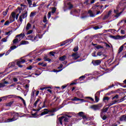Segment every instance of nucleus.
<instances>
[{
  "instance_id": "32",
  "label": "nucleus",
  "mask_w": 126,
  "mask_h": 126,
  "mask_svg": "<svg viewBox=\"0 0 126 126\" xmlns=\"http://www.w3.org/2000/svg\"><path fill=\"white\" fill-rule=\"evenodd\" d=\"M13 103H14V101H10L9 102L7 103L6 104V106L7 107H11V105H12V104H13Z\"/></svg>"
},
{
  "instance_id": "43",
  "label": "nucleus",
  "mask_w": 126,
  "mask_h": 126,
  "mask_svg": "<svg viewBox=\"0 0 126 126\" xmlns=\"http://www.w3.org/2000/svg\"><path fill=\"white\" fill-rule=\"evenodd\" d=\"M109 101V100H110V97H108V96H105L104 97H103V101L104 102H105V101Z\"/></svg>"
},
{
  "instance_id": "52",
  "label": "nucleus",
  "mask_w": 126,
  "mask_h": 126,
  "mask_svg": "<svg viewBox=\"0 0 126 126\" xmlns=\"http://www.w3.org/2000/svg\"><path fill=\"white\" fill-rule=\"evenodd\" d=\"M108 110H109V107L105 108L103 110L102 113H107V112H108Z\"/></svg>"
},
{
  "instance_id": "63",
  "label": "nucleus",
  "mask_w": 126,
  "mask_h": 126,
  "mask_svg": "<svg viewBox=\"0 0 126 126\" xmlns=\"http://www.w3.org/2000/svg\"><path fill=\"white\" fill-rule=\"evenodd\" d=\"M62 70H63V69H61L60 70L54 69L53 71L54 72H60V71H62Z\"/></svg>"
},
{
  "instance_id": "11",
  "label": "nucleus",
  "mask_w": 126,
  "mask_h": 126,
  "mask_svg": "<svg viewBox=\"0 0 126 126\" xmlns=\"http://www.w3.org/2000/svg\"><path fill=\"white\" fill-rule=\"evenodd\" d=\"M100 8V9H102V7H103V5L101 4V3L97 2L94 6L93 7V8Z\"/></svg>"
},
{
  "instance_id": "6",
  "label": "nucleus",
  "mask_w": 126,
  "mask_h": 126,
  "mask_svg": "<svg viewBox=\"0 0 126 126\" xmlns=\"http://www.w3.org/2000/svg\"><path fill=\"white\" fill-rule=\"evenodd\" d=\"M63 117H64L63 121L65 123H68V122H69V119H70V118H72V116L68 115H65Z\"/></svg>"
},
{
  "instance_id": "10",
  "label": "nucleus",
  "mask_w": 126,
  "mask_h": 126,
  "mask_svg": "<svg viewBox=\"0 0 126 126\" xmlns=\"http://www.w3.org/2000/svg\"><path fill=\"white\" fill-rule=\"evenodd\" d=\"M66 4H67V5L68 6V9H72V8H73V5L71 4V2H66L65 1H64V4L65 6Z\"/></svg>"
},
{
  "instance_id": "15",
  "label": "nucleus",
  "mask_w": 126,
  "mask_h": 126,
  "mask_svg": "<svg viewBox=\"0 0 126 126\" xmlns=\"http://www.w3.org/2000/svg\"><path fill=\"white\" fill-rule=\"evenodd\" d=\"M114 86H115V85L112 84L111 86H109L108 88H105L104 89L101 90V91H98L97 92H100V93H101V92H103V91H105V90H108V89H111V88L114 87Z\"/></svg>"
},
{
  "instance_id": "56",
  "label": "nucleus",
  "mask_w": 126,
  "mask_h": 126,
  "mask_svg": "<svg viewBox=\"0 0 126 126\" xmlns=\"http://www.w3.org/2000/svg\"><path fill=\"white\" fill-rule=\"evenodd\" d=\"M32 68H33V66L32 65H30L29 66L27 67V69H28V70H31Z\"/></svg>"
},
{
  "instance_id": "31",
  "label": "nucleus",
  "mask_w": 126,
  "mask_h": 126,
  "mask_svg": "<svg viewBox=\"0 0 126 126\" xmlns=\"http://www.w3.org/2000/svg\"><path fill=\"white\" fill-rule=\"evenodd\" d=\"M28 38L29 39V40H31V41H32V42H33V39H34V35H30L28 36Z\"/></svg>"
},
{
  "instance_id": "55",
  "label": "nucleus",
  "mask_w": 126,
  "mask_h": 126,
  "mask_svg": "<svg viewBox=\"0 0 126 126\" xmlns=\"http://www.w3.org/2000/svg\"><path fill=\"white\" fill-rule=\"evenodd\" d=\"M28 2L29 5V7H31V5H32V0H28Z\"/></svg>"
},
{
  "instance_id": "33",
  "label": "nucleus",
  "mask_w": 126,
  "mask_h": 126,
  "mask_svg": "<svg viewBox=\"0 0 126 126\" xmlns=\"http://www.w3.org/2000/svg\"><path fill=\"white\" fill-rule=\"evenodd\" d=\"M7 39H8V36H7L4 38H3L1 40V42H3L4 43H5V42H7Z\"/></svg>"
},
{
  "instance_id": "13",
  "label": "nucleus",
  "mask_w": 126,
  "mask_h": 126,
  "mask_svg": "<svg viewBox=\"0 0 126 126\" xmlns=\"http://www.w3.org/2000/svg\"><path fill=\"white\" fill-rule=\"evenodd\" d=\"M25 37V33L24 32L23 33H20V34H18L15 38H18L19 40H21L23 39V38H24Z\"/></svg>"
},
{
  "instance_id": "29",
  "label": "nucleus",
  "mask_w": 126,
  "mask_h": 126,
  "mask_svg": "<svg viewBox=\"0 0 126 126\" xmlns=\"http://www.w3.org/2000/svg\"><path fill=\"white\" fill-rule=\"evenodd\" d=\"M39 101H40V99L37 98L35 102L33 103V107L36 108L37 107V104L39 103Z\"/></svg>"
},
{
  "instance_id": "14",
  "label": "nucleus",
  "mask_w": 126,
  "mask_h": 126,
  "mask_svg": "<svg viewBox=\"0 0 126 126\" xmlns=\"http://www.w3.org/2000/svg\"><path fill=\"white\" fill-rule=\"evenodd\" d=\"M94 2H95V0H86V1L84 2V4H86V5H90V4L94 3Z\"/></svg>"
},
{
  "instance_id": "17",
  "label": "nucleus",
  "mask_w": 126,
  "mask_h": 126,
  "mask_svg": "<svg viewBox=\"0 0 126 126\" xmlns=\"http://www.w3.org/2000/svg\"><path fill=\"white\" fill-rule=\"evenodd\" d=\"M28 44H29V42L26 40H22L19 44V47L22 45H28Z\"/></svg>"
},
{
  "instance_id": "16",
  "label": "nucleus",
  "mask_w": 126,
  "mask_h": 126,
  "mask_svg": "<svg viewBox=\"0 0 126 126\" xmlns=\"http://www.w3.org/2000/svg\"><path fill=\"white\" fill-rule=\"evenodd\" d=\"M43 111H44L40 114V116H44L45 115H47V114H49V109L45 108Z\"/></svg>"
},
{
  "instance_id": "28",
  "label": "nucleus",
  "mask_w": 126,
  "mask_h": 126,
  "mask_svg": "<svg viewBox=\"0 0 126 126\" xmlns=\"http://www.w3.org/2000/svg\"><path fill=\"white\" fill-rule=\"evenodd\" d=\"M20 41V40H19L18 38H15L13 40V45H16Z\"/></svg>"
},
{
  "instance_id": "57",
  "label": "nucleus",
  "mask_w": 126,
  "mask_h": 126,
  "mask_svg": "<svg viewBox=\"0 0 126 126\" xmlns=\"http://www.w3.org/2000/svg\"><path fill=\"white\" fill-rule=\"evenodd\" d=\"M45 33H46V31L42 34H38L39 39H42L43 38V36L44 34H45Z\"/></svg>"
},
{
  "instance_id": "48",
  "label": "nucleus",
  "mask_w": 126,
  "mask_h": 126,
  "mask_svg": "<svg viewBox=\"0 0 126 126\" xmlns=\"http://www.w3.org/2000/svg\"><path fill=\"white\" fill-rule=\"evenodd\" d=\"M11 23H10V22H9V21L7 20L4 24V26H6V25H9V24Z\"/></svg>"
},
{
  "instance_id": "50",
  "label": "nucleus",
  "mask_w": 126,
  "mask_h": 126,
  "mask_svg": "<svg viewBox=\"0 0 126 126\" xmlns=\"http://www.w3.org/2000/svg\"><path fill=\"white\" fill-rule=\"evenodd\" d=\"M103 55V52L102 51H99L97 53V56H98V57H101Z\"/></svg>"
},
{
  "instance_id": "26",
  "label": "nucleus",
  "mask_w": 126,
  "mask_h": 126,
  "mask_svg": "<svg viewBox=\"0 0 126 126\" xmlns=\"http://www.w3.org/2000/svg\"><path fill=\"white\" fill-rule=\"evenodd\" d=\"M18 47H19V45H17V46H16V45H13V46H11L10 47V50H11V51H12V50H15V49H16V48H18Z\"/></svg>"
},
{
  "instance_id": "34",
  "label": "nucleus",
  "mask_w": 126,
  "mask_h": 126,
  "mask_svg": "<svg viewBox=\"0 0 126 126\" xmlns=\"http://www.w3.org/2000/svg\"><path fill=\"white\" fill-rule=\"evenodd\" d=\"M37 39H39L38 35H36L35 37L34 36L33 39H32V42H34V41H36V42H37V41H38Z\"/></svg>"
},
{
  "instance_id": "39",
  "label": "nucleus",
  "mask_w": 126,
  "mask_h": 126,
  "mask_svg": "<svg viewBox=\"0 0 126 126\" xmlns=\"http://www.w3.org/2000/svg\"><path fill=\"white\" fill-rule=\"evenodd\" d=\"M96 49H97V50H99V49H104V47L100 45H98L97 46H95Z\"/></svg>"
},
{
  "instance_id": "12",
  "label": "nucleus",
  "mask_w": 126,
  "mask_h": 126,
  "mask_svg": "<svg viewBox=\"0 0 126 126\" xmlns=\"http://www.w3.org/2000/svg\"><path fill=\"white\" fill-rule=\"evenodd\" d=\"M99 95H100V92H97L95 94L94 99L95 100L96 103H98L99 102V100H100V99L98 97V96H99Z\"/></svg>"
},
{
  "instance_id": "42",
  "label": "nucleus",
  "mask_w": 126,
  "mask_h": 126,
  "mask_svg": "<svg viewBox=\"0 0 126 126\" xmlns=\"http://www.w3.org/2000/svg\"><path fill=\"white\" fill-rule=\"evenodd\" d=\"M37 114H38V112H36L35 113L32 114V116L33 117V118H37V117L39 116V115H37Z\"/></svg>"
},
{
  "instance_id": "35",
  "label": "nucleus",
  "mask_w": 126,
  "mask_h": 126,
  "mask_svg": "<svg viewBox=\"0 0 126 126\" xmlns=\"http://www.w3.org/2000/svg\"><path fill=\"white\" fill-rule=\"evenodd\" d=\"M100 117L102 119L103 121H106L107 120V118H108L106 115H104L103 117L102 116V112L100 113Z\"/></svg>"
},
{
  "instance_id": "18",
  "label": "nucleus",
  "mask_w": 126,
  "mask_h": 126,
  "mask_svg": "<svg viewBox=\"0 0 126 126\" xmlns=\"http://www.w3.org/2000/svg\"><path fill=\"white\" fill-rule=\"evenodd\" d=\"M121 35H110V38H112V39H114L115 40H119V39H121Z\"/></svg>"
},
{
  "instance_id": "36",
  "label": "nucleus",
  "mask_w": 126,
  "mask_h": 126,
  "mask_svg": "<svg viewBox=\"0 0 126 126\" xmlns=\"http://www.w3.org/2000/svg\"><path fill=\"white\" fill-rule=\"evenodd\" d=\"M12 34V31H10L8 32H6L5 33V35L6 36V35H8V36H10V34Z\"/></svg>"
},
{
  "instance_id": "24",
  "label": "nucleus",
  "mask_w": 126,
  "mask_h": 126,
  "mask_svg": "<svg viewBox=\"0 0 126 126\" xmlns=\"http://www.w3.org/2000/svg\"><path fill=\"white\" fill-rule=\"evenodd\" d=\"M16 15V14L15 13V12H12L11 14V16H12V18H13V20L11 21V22H14V21H15V16Z\"/></svg>"
},
{
  "instance_id": "58",
  "label": "nucleus",
  "mask_w": 126,
  "mask_h": 126,
  "mask_svg": "<svg viewBox=\"0 0 126 126\" xmlns=\"http://www.w3.org/2000/svg\"><path fill=\"white\" fill-rule=\"evenodd\" d=\"M35 13L33 12H32L30 15V17H33V16H35Z\"/></svg>"
},
{
  "instance_id": "20",
  "label": "nucleus",
  "mask_w": 126,
  "mask_h": 126,
  "mask_svg": "<svg viewBox=\"0 0 126 126\" xmlns=\"http://www.w3.org/2000/svg\"><path fill=\"white\" fill-rule=\"evenodd\" d=\"M65 59H66V56L63 55V56L59 58V61H61V62H63L64 61H65Z\"/></svg>"
},
{
  "instance_id": "60",
  "label": "nucleus",
  "mask_w": 126,
  "mask_h": 126,
  "mask_svg": "<svg viewBox=\"0 0 126 126\" xmlns=\"http://www.w3.org/2000/svg\"><path fill=\"white\" fill-rule=\"evenodd\" d=\"M114 93H115V92L112 91L110 93L109 92V93H108L107 94H106V95L110 96V95H111V94H114Z\"/></svg>"
},
{
  "instance_id": "27",
  "label": "nucleus",
  "mask_w": 126,
  "mask_h": 126,
  "mask_svg": "<svg viewBox=\"0 0 126 126\" xmlns=\"http://www.w3.org/2000/svg\"><path fill=\"white\" fill-rule=\"evenodd\" d=\"M117 102H118V101L115 100L114 102L109 103L108 104L106 105V106H108V108H110V107H111V106H113V105H115V104H116V103H117Z\"/></svg>"
},
{
  "instance_id": "23",
  "label": "nucleus",
  "mask_w": 126,
  "mask_h": 126,
  "mask_svg": "<svg viewBox=\"0 0 126 126\" xmlns=\"http://www.w3.org/2000/svg\"><path fill=\"white\" fill-rule=\"evenodd\" d=\"M31 27H32V25H31V24L29 23H28L26 28V31H28V30H29V29H30Z\"/></svg>"
},
{
  "instance_id": "3",
  "label": "nucleus",
  "mask_w": 126,
  "mask_h": 126,
  "mask_svg": "<svg viewBox=\"0 0 126 126\" xmlns=\"http://www.w3.org/2000/svg\"><path fill=\"white\" fill-rule=\"evenodd\" d=\"M103 105L100 103L97 105H93L91 106V109H93L94 111H97L98 110H100V108H102Z\"/></svg>"
},
{
  "instance_id": "1",
  "label": "nucleus",
  "mask_w": 126,
  "mask_h": 126,
  "mask_svg": "<svg viewBox=\"0 0 126 126\" xmlns=\"http://www.w3.org/2000/svg\"><path fill=\"white\" fill-rule=\"evenodd\" d=\"M11 117H13L12 118H9L6 120V122L7 123H12V122H14L15 121H16L18 120V118H22L24 117V115H22L21 116H19V114H20V113L18 112H11Z\"/></svg>"
},
{
  "instance_id": "51",
  "label": "nucleus",
  "mask_w": 126,
  "mask_h": 126,
  "mask_svg": "<svg viewBox=\"0 0 126 126\" xmlns=\"http://www.w3.org/2000/svg\"><path fill=\"white\" fill-rule=\"evenodd\" d=\"M102 43H103V44H105V47H106V48H111V46H110V45L108 44V43H107V42H102Z\"/></svg>"
},
{
  "instance_id": "44",
  "label": "nucleus",
  "mask_w": 126,
  "mask_h": 126,
  "mask_svg": "<svg viewBox=\"0 0 126 126\" xmlns=\"http://www.w3.org/2000/svg\"><path fill=\"white\" fill-rule=\"evenodd\" d=\"M44 61L45 62H49V63H51V62H52V60L47 58V57H44Z\"/></svg>"
},
{
  "instance_id": "5",
  "label": "nucleus",
  "mask_w": 126,
  "mask_h": 126,
  "mask_svg": "<svg viewBox=\"0 0 126 126\" xmlns=\"http://www.w3.org/2000/svg\"><path fill=\"white\" fill-rule=\"evenodd\" d=\"M102 63V60H93L92 62V63H93V65H94L95 66L97 65H99L101 64V63Z\"/></svg>"
},
{
  "instance_id": "59",
  "label": "nucleus",
  "mask_w": 126,
  "mask_h": 126,
  "mask_svg": "<svg viewBox=\"0 0 126 126\" xmlns=\"http://www.w3.org/2000/svg\"><path fill=\"white\" fill-rule=\"evenodd\" d=\"M92 57H94V58H96L97 56H96V51H94L92 54Z\"/></svg>"
},
{
  "instance_id": "21",
  "label": "nucleus",
  "mask_w": 126,
  "mask_h": 126,
  "mask_svg": "<svg viewBox=\"0 0 126 126\" xmlns=\"http://www.w3.org/2000/svg\"><path fill=\"white\" fill-rule=\"evenodd\" d=\"M8 66V68H11L12 67H14V66H15V64H14V63L12 62L11 63H9Z\"/></svg>"
},
{
  "instance_id": "9",
  "label": "nucleus",
  "mask_w": 126,
  "mask_h": 126,
  "mask_svg": "<svg viewBox=\"0 0 126 126\" xmlns=\"http://www.w3.org/2000/svg\"><path fill=\"white\" fill-rule=\"evenodd\" d=\"M64 117L63 116H61L58 118L57 121V123L58 125H61V126H63V119Z\"/></svg>"
},
{
  "instance_id": "62",
  "label": "nucleus",
  "mask_w": 126,
  "mask_h": 126,
  "mask_svg": "<svg viewBox=\"0 0 126 126\" xmlns=\"http://www.w3.org/2000/svg\"><path fill=\"white\" fill-rule=\"evenodd\" d=\"M11 50L10 49H9L6 53V54H5V56H8V55H9V53H10Z\"/></svg>"
},
{
  "instance_id": "49",
  "label": "nucleus",
  "mask_w": 126,
  "mask_h": 126,
  "mask_svg": "<svg viewBox=\"0 0 126 126\" xmlns=\"http://www.w3.org/2000/svg\"><path fill=\"white\" fill-rule=\"evenodd\" d=\"M43 22L44 23H46V22H47V16L45 15L43 17Z\"/></svg>"
},
{
  "instance_id": "19",
  "label": "nucleus",
  "mask_w": 126,
  "mask_h": 126,
  "mask_svg": "<svg viewBox=\"0 0 126 126\" xmlns=\"http://www.w3.org/2000/svg\"><path fill=\"white\" fill-rule=\"evenodd\" d=\"M120 121L121 122H126V115H124L120 118Z\"/></svg>"
},
{
  "instance_id": "47",
  "label": "nucleus",
  "mask_w": 126,
  "mask_h": 126,
  "mask_svg": "<svg viewBox=\"0 0 126 126\" xmlns=\"http://www.w3.org/2000/svg\"><path fill=\"white\" fill-rule=\"evenodd\" d=\"M56 11H57V8L56 7H53L52 8V13L54 14L55 13V12H56Z\"/></svg>"
},
{
  "instance_id": "46",
  "label": "nucleus",
  "mask_w": 126,
  "mask_h": 126,
  "mask_svg": "<svg viewBox=\"0 0 126 126\" xmlns=\"http://www.w3.org/2000/svg\"><path fill=\"white\" fill-rule=\"evenodd\" d=\"M85 99H89L92 102H94V99L90 96H87L85 97Z\"/></svg>"
},
{
  "instance_id": "30",
  "label": "nucleus",
  "mask_w": 126,
  "mask_h": 126,
  "mask_svg": "<svg viewBox=\"0 0 126 126\" xmlns=\"http://www.w3.org/2000/svg\"><path fill=\"white\" fill-rule=\"evenodd\" d=\"M124 45H122L118 50V54H121L122 52H123V50H124Z\"/></svg>"
},
{
  "instance_id": "4",
  "label": "nucleus",
  "mask_w": 126,
  "mask_h": 126,
  "mask_svg": "<svg viewBox=\"0 0 126 126\" xmlns=\"http://www.w3.org/2000/svg\"><path fill=\"white\" fill-rule=\"evenodd\" d=\"M28 14V12H27V11H25L24 12H23V13H22V15H20L19 17V20L20 22H22L23 21L22 18L24 19L25 18H26V17H27Z\"/></svg>"
},
{
  "instance_id": "41",
  "label": "nucleus",
  "mask_w": 126,
  "mask_h": 126,
  "mask_svg": "<svg viewBox=\"0 0 126 126\" xmlns=\"http://www.w3.org/2000/svg\"><path fill=\"white\" fill-rule=\"evenodd\" d=\"M22 63H21L20 62H17V65H18V66H19V67H20L21 68H22V67H23V65H21Z\"/></svg>"
},
{
  "instance_id": "38",
  "label": "nucleus",
  "mask_w": 126,
  "mask_h": 126,
  "mask_svg": "<svg viewBox=\"0 0 126 126\" xmlns=\"http://www.w3.org/2000/svg\"><path fill=\"white\" fill-rule=\"evenodd\" d=\"M16 11H18L19 13H20L22 11V7H18L17 9L16 10Z\"/></svg>"
},
{
  "instance_id": "25",
  "label": "nucleus",
  "mask_w": 126,
  "mask_h": 126,
  "mask_svg": "<svg viewBox=\"0 0 126 126\" xmlns=\"http://www.w3.org/2000/svg\"><path fill=\"white\" fill-rule=\"evenodd\" d=\"M9 10V8H7L5 11H3L2 12V15L3 16H6L7 14V12H8V10Z\"/></svg>"
},
{
  "instance_id": "8",
  "label": "nucleus",
  "mask_w": 126,
  "mask_h": 126,
  "mask_svg": "<svg viewBox=\"0 0 126 126\" xmlns=\"http://www.w3.org/2000/svg\"><path fill=\"white\" fill-rule=\"evenodd\" d=\"M71 57L73 58V59L74 61H76V60H77L78 59H79V58H80V56H79V54H78L77 52L73 53L72 54Z\"/></svg>"
},
{
  "instance_id": "53",
  "label": "nucleus",
  "mask_w": 126,
  "mask_h": 126,
  "mask_svg": "<svg viewBox=\"0 0 126 126\" xmlns=\"http://www.w3.org/2000/svg\"><path fill=\"white\" fill-rule=\"evenodd\" d=\"M82 119H83V120H86V121H88V118H87V117H86V116L85 115H83V116H82Z\"/></svg>"
},
{
  "instance_id": "22",
  "label": "nucleus",
  "mask_w": 126,
  "mask_h": 126,
  "mask_svg": "<svg viewBox=\"0 0 126 126\" xmlns=\"http://www.w3.org/2000/svg\"><path fill=\"white\" fill-rule=\"evenodd\" d=\"M71 41V39H68L67 40H65V41H64L63 43H62L61 44V46L63 47V46H64V45H65V44H67V43H69V42H70Z\"/></svg>"
},
{
  "instance_id": "2",
  "label": "nucleus",
  "mask_w": 126,
  "mask_h": 126,
  "mask_svg": "<svg viewBox=\"0 0 126 126\" xmlns=\"http://www.w3.org/2000/svg\"><path fill=\"white\" fill-rule=\"evenodd\" d=\"M124 3H126V2H123V1H121L119 3V5H118V6L117 7V9L114 10V13H116V15L114 16V17H116L117 18H118V17L121 16V14H122V13L124 12V11L125 10V8H123L122 11L120 13H118L119 12V7H120V5L121 6H122V5H124Z\"/></svg>"
},
{
  "instance_id": "40",
  "label": "nucleus",
  "mask_w": 126,
  "mask_h": 126,
  "mask_svg": "<svg viewBox=\"0 0 126 126\" xmlns=\"http://www.w3.org/2000/svg\"><path fill=\"white\" fill-rule=\"evenodd\" d=\"M84 115V112H80L78 113V117H82V116Z\"/></svg>"
},
{
  "instance_id": "7",
  "label": "nucleus",
  "mask_w": 126,
  "mask_h": 126,
  "mask_svg": "<svg viewBox=\"0 0 126 126\" xmlns=\"http://www.w3.org/2000/svg\"><path fill=\"white\" fill-rule=\"evenodd\" d=\"M71 101H81V103H83V102H87L86 100H84V99L79 98L76 96H74V98H71Z\"/></svg>"
},
{
  "instance_id": "45",
  "label": "nucleus",
  "mask_w": 126,
  "mask_h": 126,
  "mask_svg": "<svg viewBox=\"0 0 126 126\" xmlns=\"http://www.w3.org/2000/svg\"><path fill=\"white\" fill-rule=\"evenodd\" d=\"M110 17L107 14L105 15L104 17L102 19V20H106V19H108Z\"/></svg>"
},
{
  "instance_id": "64",
  "label": "nucleus",
  "mask_w": 126,
  "mask_h": 126,
  "mask_svg": "<svg viewBox=\"0 0 126 126\" xmlns=\"http://www.w3.org/2000/svg\"><path fill=\"white\" fill-rule=\"evenodd\" d=\"M35 95V92L34 91H32L31 93V97L32 98H33Z\"/></svg>"
},
{
  "instance_id": "37",
  "label": "nucleus",
  "mask_w": 126,
  "mask_h": 126,
  "mask_svg": "<svg viewBox=\"0 0 126 126\" xmlns=\"http://www.w3.org/2000/svg\"><path fill=\"white\" fill-rule=\"evenodd\" d=\"M41 104H42V102H40L39 105H38V109H36L37 112H39V111H40V110H41V109H43V108H44V107H43V106H42L41 107H40V105H41Z\"/></svg>"
},
{
  "instance_id": "54",
  "label": "nucleus",
  "mask_w": 126,
  "mask_h": 126,
  "mask_svg": "<svg viewBox=\"0 0 126 126\" xmlns=\"http://www.w3.org/2000/svg\"><path fill=\"white\" fill-rule=\"evenodd\" d=\"M33 33V31L32 30H30L28 31L27 32V35H30V34H32Z\"/></svg>"
},
{
  "instance_id": "61",
  "label": "nucleus",
  "mask_w": 126,
  "mask_h": 126,
  "mask_svg": "<svg viewBox=\"0 0 126 126\" xmlns=\"http://www.w3.org/2000/svg\"><path fill=\"white\" fill-rule=\"evenodd\" d=\"M77 51H78V47H75L73 49V51L74 52H77Z\"/></svg>"
}]
</instances>
